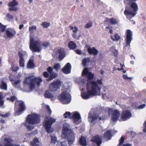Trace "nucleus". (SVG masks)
Here are the masks:
<instances>
[{
  "label": "nucleus",
  "mask_w": 146,
  "mask_h": 146,
  "mask_svg": "<svg viewBox=\"0 0 146 146\" xmlns=\"http://www.w3.org/2000/svg\"><path fill=\"white\" fill-rule=\"evenodd\" d=\"M49 45L50 43L47 42H46L42 44V46L46 48H47Z\"/></svg>",
  "instance_id": "nucleus-49"
},
{
  "label": "nucleus",
  "mask_w": 146,
  "mask_h": 146,
  "mask_svg": "<svg viewBox=\"0 0 146 146\" xmlns=\"http://www.w3.org/2000/svg\"><path fill=\"white\" fill-rule=\"evenodd\" d=\"M6 26L0 23V32H3L5 31Z\"/></svg>",
  "instance_id": "nucleus-37"
},
{
  "label": "nucleus",
  "mask_w": 146,
  "mask_h": 146,
  "mask_svg": "<svg viewBox=\"0 0 146 146\" xmlns=\"http://www.w3.org/2000/svg\"><path fill=\"white\" fill-rule=\"evenodd\" d=\"M143 125L144 127L143 130V133H145L146 132V120L144 122Z\"/></svg>",
  "instance_id": "nucleus-57"
},
{
  "label": "nucleus",
  "mask_w": 146,
  "mask_h": 146,
  "mask_svg": "<svg viewBox=\"0 0 146 146\" xmlns=\"http://www.w3.org/2000/svg\"><path fill=\"white\" fill-rule=\"evenodd\" d=\"M21 82V80L20 79L15 80L14 82H12V84L13 86L15 88H19L20 86H18L17 87V86Z\"/></svg>",
  "instance_id": "nucleus-32"
},
{
  "label": "nucleus",
  "mask_w": 146,
  "mask_h": 146,
  "mask_svg": "<svg viewBox=\"0 0 146 146\" xmlns=\"http://www.w3.org/2000/svg\"><path fill=\"white\" fill-rule=\"evenodd\" d=\"M38 133V131L35 130L31 132V133H29V135L32 136V135H35L37 134Z\"/></svg>",
  "instance_id": "nucleus-50"
},
{
  "label": "nucleus",
  "mask_w": 146,
  "mask_h": 146,
  "mask_svg": "<svg viewBox=\"0 0 146 146\" xmlns=\"http://www.w3.org/2000/svg\"><path fill=\"white\" fill-rule=\"evenodd\" d=\"M90 58L89 57L85 58L82 60V64L84 66H87V63H89L90 61Z\"/></svg>",
  "instance_id": "nucleus-33"
},
{
  "label": "nucleus",
  "mask_w": 146,
  "mask_h": 146,
  "mask_svg": "<svg viewBox=\"0 0 146 146\" xmlns=\"http://www.w3.org/2000/svg\"><path fill=\"white\" fill-rule=\"evenodd\" d=\"M87 51L89 54H93L95 56L96 55L98 52V50L96 49L94 47H93L92 48L89 46L87 48Z\"/></svg>",
  "instance_id": "nucleus-21"
},
{
  "label": "nucleus",
  "mask_w": 146,
  "mask_h": 146,
  "mask_svg": "<svg viewBox=\"0 0 146 146\" xmlns=\"http://www.w3.org/2000/svg\"><path fill=\"white\" fill-rule=\"evenodd\" d=\"M93 23L91 21H90L88 23H87L84 26L85 28L88 29L92 26Z\"/></svg>",
  "instance_id": "nucleus-40"
},
{
  "label": "nucleus",
  "mask_w": 146,
  "mask_h": 146,
  "mask_svg": "<svg viewBox=\"0 0 146 146\" xmlns=\"http://www.w3.org/2000/svg\"><path fill=\"white\" fill-rule=\"evenodd\" d=\"M30 144L31 146H40V145L37 143L30 142Z\"/></svg>",
  "instance_id": "nucleus-52"
},
{
  "label": "nucleus",
  "mask_w": 146,
  "mask_h": 146,
  "mask_svg": "<svg viewBox=\"0 0 146 146\" xmlns=\"http://www.w3.org/2000/svg\"><path fill=\"white\" fill-rule=\"evenodd\" d=\"M17 99L16 96H11L10 98H7V100H9L10 102H13L15 100Z\"/></svg>",
  "instance_id": "nucleus-35"
},
{
  "label": "nucleus",
  "mask_w": 146,
  "mask_h": 146,
  "mask_svg": "<svg viewBox=\"0 0 146 146\" xmlns=\"http://www.w3.org/2000/svg\"><path fill=\"white\" fill-rule=\"evenodd\" d=\"M120 115L119 112L117 110H114L111 117V120L113 122L117 121Z\"/></svg>",
  "instance_id": "nucleus-16"
},
{
  "label": "nucleus",
  "mask_w": 146,
  "mask_h": 146,
  "mask_svg": "<svg viewBox=\"0 0 146 146\" xmlns=\"http://www.w3.org/2000/svg\"><path fill=\"white\" fill-rule=\"evenodd\" d=\"M24 102H21L19 104V107L16 105V102L15 103L14 110L15 111L14 115L15 116L21 115L23 111L26 109V107L24 104Z\"/></svg>",
  "instance_id": "nucleus-9"
},
{
  "label": "nucleus",
  "mask_w": 146,
  "mask_h": 146,
  "mask_svg": "<svg viewBox=\"0 0 146 146\" xmlns=\"http://www.w3.org/2000/svg\"><path fill=\"white\" fill-rule=\"evenodd\" d=\"M10 115V113H7L5 114H1L0 112V116L3 118L7 117L9 116Z\"/></svg>",
  "instance_id": "nucleus-47"
},
{
  "label": "nucleus",
  "mask_w": 146,
  "mask_h": 146,
  "mask_svg": "<svg viewBox=\"0 0 146 146\" xmlns=\"http://www.w3.org/2000/svg\"><path fill=\"white\" fill-rule=\"evenodd\" d=\"M91 141L96 143L98 146H100L102 143V140L98 135H96L93 137Z\"/></svg>",
  "instance_id": "nucleus-20"
},
{
  "label": "nucleus",
  "mask_w": 146,
  "mask_h": 146,
  "mask_svg": "<svg viewBox=\"0 0 146 146\" xmlns=\"http://www.w3.org/2000/svg\"><path fill=\"white\" fill-rule=\"evenodd\" d=\"M124 13L125 15H131L132 17H134L137 13V12H135L133 11H131L128 10L127 9V7H125V9Z\"/></svg>",
  "instance_id": "nucleus-22"
},
{
  "label": "nucleus",
  "mask_w": 146,
  "mask_h": 146,
  "mask_svg": "<svg viewBox=\"0 0 146 146\" xmlns=\"http://www.w3.org/2000/svg\"><path fill=\"white\" fill-rule=\"evenodd\" d=\"M16 33V32L14 31L13 32H11L10 31L7 30L6 31V34L7 37L8 38H11L13 36H14L15 35Z\"/></svg>",
  "instance_id": "nucleus-28"
},
{
  "label": "nucleus",
  "mask_w": 146,
  "mask_h": 146,
  "mask_svg": "<svg viewBox=\"0 0 146 146\" xmlns=\"http://www.w3.org/2000/svg\"><path fill=\"white\" fill-rule=\"evenodd\" d=\"M99 117V115L97 114H92L90 112L88 114V120L90 123H92L94 121L96 120Z\"/></svg>",
  "instance_id": "nucleus-15"
},
{
  "label": "nucleus",
  "mask_w": 146,
  "mask_h": 146,
  "mask_svg": "<svg viewBox=\"0 0 146 146\" xmlns=\"http://www.w3.org/2000/svg\"><path fill=\"white\" fill-rule=\"evenodd\" d=\"M79 142L80 144L82 145V146H86L87 145V143L86 142V139L84 137L82 136L80 139Z\"/></svg>",
  "instance_id": "nucleus-31"
},
{
  "label": "nucleus",
  "mask_w": 146,
  "mask_h": 146,
  "mask_svg": "<svg viewBox=\"0 0 146 146\" xmlns=\"http://www.w3.org/2000/svg\"><path fill=\"white\" fill-rule=\"evenodd\" d=\"M64 116L65 118H71V113L70 112L66 111L64 114Z\"/></svg>",
  "instance_id": "nucleus-41"
},
{
  "label": "nucleus",
  "mask_w": 146,
  "mask_h": 146,
  "mask_svg": "<svg viewBox=\"0 0 146 146\" xmlns=\"http://www.w3.org/2000/svg\"><path fill=\"white\" fill-rule=\"evenodd\" d=\"M47 70L49 72V73H52V72L53 69L50 66H49L47 68Z\"/></svg>",
  "instance_id": "nucleus-55"
},
{
  "label": "nucleus",
  "mask_w": 146,
  "mask_h": 146,
  "mask_svg": "<svg viewBox=\"0 0 146 146\" xmlns=\"http://www.w3.org/2000/svg\"><path fill=\"white\" fill-rule=\"evenodd\" d=\"M44 96L45 98H50L52 100H54L53 99L54 96L50 93L49 90H45Z\"/></svg>",
  "instance_id": "nucleus-23"
},
{
  "label": "nucleus",
  "mask_w": 146,
  "mask_h": 146,
  "mask_svg": "<svg viewBox=\"0 0 146 146\" xmlns=\"http://www.w3.org/2000/svg\"><path fill=\"white\" fill-rule=\"evenodd\" d=\"M106 21V22H109L112 25H115L117 23V19L113 18L110 19L107 18Z\"/></svg>",
  "instance_id": "nucleus-27"
},
{
  "label": "nucleus",
  "mask_w": 146,
  "mask_h": 146,
  "mask_svg": "<svg viewBox=\"0 0 146 146\" xmlns=\"http://www.w3.org/2000/svg\"><path fill=\"white\" fill-rule=\"evenodd\" d=\"M125 141V137L124 136H122L119 140V143L118 146L121 145Z\"/></svg>",
  "instance_id": "nucleus-36"
},
{
  "label": "nucleus",
  "mask_w": 146,
  "mask_h": 146,
  "mask_svg": "<svg viewBox=\"0 0 146 146\" xmlns=\"http://www.w3.org/2000/svg\"><path fill=\"white\" fill-rule=\"evenodd\" d=\"M132 114L130 111L127 110L123 112L121 115V118L123 121H124L130 118Z\"/></svg>",
  "instance_id": "nucleus-13"
},
{
  "label": "nucleus",
  "mask_w": 146,
  "mask_h": 146,
  "mask_svg": "<svg viewBox=\"0 0 146 146\" xmlns=\"http://www.w3.org/2000/svg\"><path fill=\"white\" fill-rule=\"evenodd\" d=\"M68 46L70 49H74L77 47L76 44L73 41H70L68 44Z\"/></svg>",
  "instance_id": "nucleus-30"
},
{
  "label": "nucleus",
  "mask_w": 146,
  "mask_h": 146,
  "mask_svg": "<svg viewBox=\"0 0 146 146\" xmlns=\"http://www.w3.org/2000/svg\"><path fill=\"white\" fill-rule=\"evenodd\" d=\"M71 118L73 119L74 122L75 123L79 121L81 117L80 114L78 112H76L73 113Z\"/></svg>",
  "instance_id": "nucleus-17"
},
{
  "label": "nucleus",
  "mask_w": 146,
  "mask_h": 146,
  "mask_svg": "<svg viewBox=\"0 0 146 146\" xmlns=\"http://www.w3.org/2000/svg\"><path fill=\"white\" fill-rule=\"evenodd\" d=\"M19 56V66L21 67H25V60L23 57V54L21 52L18 53Z\"/></svg>",
  "instance_id": "nucleus-18"
},
{
  "label": "nucleus",
  "mask_w": 146,
  "mask_h": 146,
  "mask_svg": "<svg viewBox=\"0 0 146 146\" xmlns=\"http://www.w3.org/2000/svg\"><path fill=\"white\" fill-rule=\"evenodd\" d=\"M36 30V27L33 26L29 28V31L30 33L29 48L33 52H40L41 50L40 48V42L39 40H35L32 34L34 30Z\"/></svg>",
  "instance_id": "nucleus-1"
},
{
  "label": "nucleus",
  "mask_w": 146,
  "mask_h": 146,
  "mask_svg": "<svg viewBox=\"0 0 146 146\" xmlns=\"http://www.w3.org/2000/svg\"><path fill=\"white\" fill-rule=\"evenodd\" d=\"M40 116L38 114L33 113L29 114L26 118L27 123L34 125L39 123L40 121Z\"/></svg>",
  "instance_id": "nucleus-6"
},
{
  "label": "nucleus",
  "mask_w": 146,
  "mask_h": 146,
  "mask_svg": "<svg viewBox=\"0 0 146 146\" xmlns=\"http://www.w3.org/2000/svg\"><path fill=\"white\" fill-rule=\"evenodd\" d=\"M35 67V65L34 63L33 60L32 59H30L27 64V68L29 69H32L33 68Z\"/></svg>",
  "instance_id": "nucleus-24"
},
{
  "label": "nucleus",
  "mask_w": 146,
  "mask_h": 146,
  "mask_svg": "<svg viewBox=\"0 0 146 146\" xmlns=\"http://www.w3.org/2000/svg\"><path fill=\"white\" fill-rule=\"evenodd\" d=\"M58 98L63 104H68L71 100V94L66 91L62 92L58 96Z\"/></svg>",
  "instance_id": "nucleus-8"
},
{
  "label": "nucleus",
  "mask_w": 146,
  "mask_h": 146,
  "mask_svg": "<svg viewBox=\"0 0 146 146\" xmlns=\"http://www.w3.org/2000/svg\"><path fill=\"white\" fill-rule=\"evenodd\" d=\"M113 54L115 57H117L118 54V51L117 50H115L113 51Z\"/></svg>",
  "instance_id": "nucleus-61"
},
{
  "label": "nucleus",
  "mask_w": 146,
  "mask_h": 146,
  "mask_svg": "<svg viewBox=\"0 0 146 146\" xmlns=\"http://www.w3.org/2000/svg\"><path fill=\"white\" fill-rule=\"evenodd\" d=\"M41 25L44 28H47L49 26L50 24L48 23L44 22L42 23Z\"/></svg>",
  "instance_id": "nucleus-42"
},
{
  "label": "nucleus",
  "mask_w": 146,
  "mask_h": 146,
  "mask_svg": "<svg viewBox=\"0 0 146 146\" xmlns=\"http://www.w3.org/2000/svg\"><path fill=\"white\" fill-rule=\"evenodd\" d=\"M126 35V45L123 48L124 50L127 46H130L131 42L132 40L133 32L130 30H127Z\"/></svg>",
  "instance_id": "nucleus-11"
},
{
  "label": "nucleus",
  "mask_w": 146,
  "mask_h": 146,
  "mask_svg": "<svg viewBox=\"0 0 146 146\" xmlns=\"http://www.w3.org/2000/svg\"><path fill=\"white\" fill-rule=\"evenodd\" d=\"M72 68L71 65L70 63H67L62 69L64 73L68 74L71 73Z\"/></svg>",
  "instance_id": "nucleus-14"
},
{
  "label": "nucleus",
  "mask_w": 146,
  "mask_h": 146,
  "mask_svg": "<svg viewBox=\"0 0 146 146\" xmlns=\"http://www.w3.org/2000/svg\"><path fill=\"white\" fill-rule=\"evenodd\" d=\"M78 28L76 27V26H75L74 27V28L73 29V31L74 33H77L78 31Z\"/></svg>",
  "instance_id": "nucleus-60"
},
{
  "label": "nucleus",
  "mask_w": 146,
  "mask_h": 146,
  "mask_svg": "<svg viewBox=\"0 0 146 146\" xmlns=\"http://www.w3.org/2000/svg\"><path fill=\"white\" fill-rule=\"evenodd\" d=\"M62 130V137L67 139L69 145L72 144L75 141V136L74 132L70 129V125L67 123H64L63 125Z\"/></svg>",
  "instance_id": "nucleus-2"
},
{
  "label": "nucleus",
  "mask_w": 146,
  "mask_h": 146,
  "mask_svg": "<svg viewBox=\"0 0 146 146\" xmlns=\"http://www.w3.org/2000/svg\"><path fill=\"white\" fill-rule=\"evenodd\" d=\"M19 69V67H13L12 68V71L14 72H17Z\"/></svg>",
  "instance_id": "nucleus-56"
},
{
  "label": "nucleus",
  "mask_w": 146,
  "mask_h": 146,
  "mask_svg": "<svg viewBox=\"0 0 146 146\" xmlns=\"http://www.w3.org/2000/svg\"><path fill=\"white\" fill-rule=\"evenodd\" d=\"M43 76L45 78H48L49 77V74L46 71L43 72Z\"/></svg>",
  "instance_id": "nucleus-48"
},
{
  "label": "nucleus",
  "mask_w": 146,
  "mask_h": 146,
  "mask_svg": "<svg viewBox=\"0 0 146 146\" xmlns=\"http://www.w3.org/2000/svg\"><path fill=\"white\" fill-rule=\"evenodd\" d=\"M46 108L47 110L48 113L50 114L51 115L52 113V111L51 110L50 107L49 106H47Z\"/></svg>",
  "instance_id": "nucleus-51"
},
{
  "label": "nucleus",
  "mask_w": 146,
  "mask_h": 146,
  "mask_svg": "<svg viewBox=\"0 0 146 146\" xmlns=\"http://www.w3.org/2000/svg\"><path fill=\"white\" fill-rule=\"evenodd\" d=\"M111 38L112 40H113L118 41L120 38V36H119L118 34L116 33L114 35V37H115V40L113 38L112 36H111Z\"/></svg>",
  "instance_id": "nucleus-38"
},
{
  "label": "nucleus",
  "mask_w": 146,
  "mask_h": 146,
  "mask_svg": "<svg viewBox=\"0 0 146 146\" xmlns=\"http://www.w3.org/2000/svg\"><path fill=\"white\" fill-rule=\"evenodd\" d=\"M104 137L108 139L109 140L111 139L112 136L111 133V131L110 130H107L104 134Z\"/></svg>",
  "instance_id": "nucleus-29"
},
{
  "label": "nucleus",
  "mask_w": 146,
  "mask_h": 146,
  "mask_svg": "<svg viewBox=\"0 0 146 146\" xmlns=\"http://www.w3.org/2000/svg\"><path fill=\"white\" fill-rule=\"evenodd\" d=\"M42 81V79L40 77H35L33 78L28 77L24 80V83L29 86V91L31 92L35 88V85L37 87H39Z\"/></svg>",
  "instance_id": "nucleus-4"
},
{
  "label": "nucleus",
  "mask_w": 146,
  "mask_h": 146,
  "mask_svg": "<svg viewBox=\"0 0 146 146\" xmlns=\"http://www.w3.org/2000/svg\"><path fill=\"white\" fill-rule=\"evenodd\" d=\"M4 140L7 141V143L8 144H11L13 141V140L12 139L7 138H5L4 139Z\"/></svg>",
  "instance_id": "nucleus-46"
},
{
  "label": "nucleus",
  "mask_w": 146,
  "mask_h": 146,
  "mask_svg": "<svg viewBox=\"0 0 146 146\" xmlns=\"http://www.w3.org/2000/svg\"><path fill=\"white\" fill-rule=\"evenodd\" d=\"M60 66L59 63H56L55 64L53 67V68L56 70L57 71L58 70L60 69Z\"/></svg>",
  "instance_id": "nucleus-44"
},
{
  "label": "nucleus",
  "mask_w": 146,
  "mask_h": 146,
  "mask_svg": "<svg viewBox=\"0 0 146 146\" xmlns=\"http://www.w3.org/2000/svg\"><path fill=\"white\" fill-rule=\"evenodd\" d=\"M31 142H34L36 143H39V141L38 139L36 137L34 138L33 139V141H31Z\"/></svg>",
  "instance_id": "nucleus-54"
},
{
  "label": "nucleus",
  "mask_w": 146,
  "mask_h": 146,
  "mask_svg": "<svg viewBox=\"0 0 146 146\" xmlns=\"http://www.w3.org/2000/svg\"><path fill=\"white\" fill-rule=\"evenodd\" d=\"M82 75V76H86V77L88 79L87 82V83L86 86L88 87V86H93V84H95L93 82H95L96 84L95 87L100 88L99 86L97 84V83L95 81L92 80L94 78V74L91 72L89 71L88 68L87 67H85L83 70Z\"/></svg>",
  "instance_id": "nucleus-5"
},
{
  "label": "nucleus",
  "mask_w": 146,
  "mask_h": 146,
  "mask_svg": "<svg viewBox=\"0 0 146 146\" xmlns=\"http://www.w3.org/2000/svg\"><path fill=\"white\" fill-rule=\"evenodd\" d=\"M94 83L95 84H93V86H91L92 88L90 90V86H88V87L86 86V89L87 90V92H83L81 93V96L84 99H88L90 98L92 96H94L100 95V93L101 91V88H100L95 87L94 86L96 85V82Z\"/></svg>",
  "instance_id": "nucleus-3"
},
{
  "label": "nucleus",
  "mask_w": 146,
  "mask_h": 146,
  "mask_svg": "<svg viewBox=\"0 0 146 146\" xmlns=\"http://www.w3.org/2000/svg\"><path fill=\"white\" fill-rule=\"evenodd\" d=\"M75 52L77 54L81 55L82 54V51L79 49H77L75 50Z\"/></svg>",
  "instance_id": "nucleus-58"
},
{
  "label": "nucleus",
  "mask_w": 146,
  "mask_h": 146,
  "mask_svg": "<svg viewBox=\"0 0 146 146\" xmlns=\"http://www.w3.org/2000/svg\"><path fill=\"white\" fill-rule=\"evenodd\" d=\"M24 125L26 127L28 131H32L34 128V126L29 125L26 123H25Z\"/></svg>",
  "instance_id": "nucleus-34"
},
{
  "label": "nucleus",
  "mask_w": 146,
  "mask_h": 146,
  "mask_svg": "<svg viewBox=\"0 0 146 146\" xmlns=\"http://www.w3.org/2000/svg\"><path fill=\"white\" fill-rule=\"evenodd\" d=\"M58 76V74L54 72H52L50 73L49 77L48 78L46 79L47 81H49L56 78Z\"/></svg>",
  "instance_id": "nucleus-25"
},
{
  "label": "nucleus",
  "mask_w": 146,
  "mask_h": 146,
  "mask_svg": "<svg viewBox=\"0 0 146 146\" xmlns=\"http://www.w3.org/2000/svg\"><path fill=\"white\" fill-rule=\"evenodd\" d=\"M61 146H66V144L65 141L62 142H61Z\"/></svg>",
  "instance_id": "nucleus-64"
},
{
  "label": "nucleus",
  "mask_w": 146,
  "mask_h": 146,
  "mask_svg": "<svg viewBox=\"0 0 146 146\" xmlns=\"http://www.w3.org/2000/svg\"><path fill=\"white\" fill-rule=\"evenodd\" d=\"M57 138L55 136H52L51 137V143H53L54 144H55L56 142L57 141Z\"/></svg>",
  "instance_id": "nucleus-45"
},
{
  "label": "nucleus",
  "mask_w": 146,
  "mask_h": 146,
  "mask_svg": "<svg viewBox=\"0 0 146 146\" xmlns=\"http://www.w3.org/2000/svg\"><path fill=\"white\" fill-rule=\"evenodd\" d=\"M4 103V101L3 99L0 100V106L2 107Z\"/></svg>",
  "instance_id": "nucleus-63"
},
{
  "label": "nucleus",
  "mask_w": 146,
  "mask_h": 146,
  "mask_svg": "<svg viewBox=\"0 0 146 146\" xmlns=\"http://www.w3.org/2000/svg\"><path fill=\"white\" fill-rule=\"evenodd\" d=\"M6 17L9 21H10L11 20H13L14 19L13 16L9 13H7V14Z\"/></svg>",
  "instance_id": "nucleus-39"
},
{
  "label": "nucleus",
  "mask_w": 146,
  "mask_h": 146,
  "mask_svg": "<svg viewBox=\"0 0 146 146\" xmlns=\"http://www.w3.org/2000/svg\"><path fill=\"white\" fill-rule=\"evenodd\" d=\"M113 108H109L108 110V113L109 115L111 114L112 113H113V112L114 111H113Z\"/></svg>",
  "instance_id": "nucleus-59"
},
{
  "label": "nucleus",
  "mask_w": 146,
  "mask_h": 146,
  "mask_svg": "<svg viewBox=\"0 0 146 146\" xmlns=\"http://www.w3.org/2000/svg\"><path fill=\"white\" fill-rule=\"evenodd\" d=\"M145 105H146L145 104H143L139 106L137 108L139 109H143L145 107Z\"/></svg>",
  "instance_id": "nucleus-62"
},
{
  "label": "nucleus",
  "mask_w": 146,
  "mask_h": 146,
  "mask_svg": "<svg viewBox=\"0 0 146 146\" xmlns=\"http://www.w3.org/2000/svg\"><path fill=\"white\" fill-rule=\"evenodd\" d=\"M57 52L59 54L58 58L60 60H62L65 56V53L64 50L62 48H59Z\"/></svg>",
  "instance_id": "nucleus-19"
},
{
  "label": "nucleus",
  "mask_w": 146,
  "mask_h": 146,
  "mask_svg": "<svg viewBox=\"0 0 146 146\" xmlns=\"http://www.w3.org/2000/svg\"><path fill=\"white\" fill-rule=\"evenodd\" d=\"M130 7L135 12H137L138 10V5L135 2H132L130 5Z\"/></svg>",
  "instance_id": "nucleus-26"
},
{
  "label": "nucleus",
  "mask_w": 146,
  "mask_h": 146,
  "mask_svg": "<svg viewBox=\"0 0 146 146\" xmlns=\"http://www.w3.org/2000/svg\"><path fill=\"white\" fill-rule=\"evenodd\" d=\"M1 88L3 90H7V84L5 82H3L1 86Z\"/></svg>",
  "instance_id": "nucleus-43"
},
{
  "label": "nucleus",
  "mask_w": 146,
  "mask_h": 146,
  "mask_svg": "<svg viewBox=\"0 0 146 146\" xmlns=\"http://www.w3.org/2000/svg\"><path fill=\"white\" fill-rule=\"evenodd\" d=\"M123 77L124 79L125 80L130 79L131 80L132 79V78L131 77H128L126 75H123Z\"/></svg>",
  "instance_id": "nucleus-53"
},
{
  "label": "nucleus",
  "mask_w": 146,
  "mask_h": 146,
  "mask_svg": "<svg viewBox=\"0 0 146 146\" xmlns=\"http://www.w3.org/2000/svg\"><path fill=\"white\" fill-rule=\"evenodd\" d=\"M56 121V119L50 117L45 118L43 125L47 133H49L53 132V131L50 129L52 123L55 122Z\"/></svg>",
  "instance_id": "nucleus-7"
},
{
  "label": "nucleus",
  "mask_w": 146,
  "mask_h": 146,
  "mask_svg": "<svg viewBox=\"0 0 146 146\" xmlns=\"http://www.w3.org/2000/svg\"><path fill=\"white\" fill-rule=\"evenodd\" d=\"M18 5V3L16 0H13L12 1L9 3L8 5L9 7H11L8 9L9 11H16L18 9L17 7L15 6Z\"/></svg>",
  "instance_id": "nucleus-12"
},
{
  "label": "nucleus",
  "mask_w": 146,
  "mask_h": 146,
  "mask_svg": "<svg viewBox=\"0 0 146 146\" xmlns=\"http://www.w3.org/2000/svg\"><path fill=\"white\" fill-rule=\"evenodd\" d=\"M62 83L59 79L54 80L49 86V90L52 92H55L59 89Z\"/></svg>",
  "instance_id": "nucleus-10"
}]
</instances>
